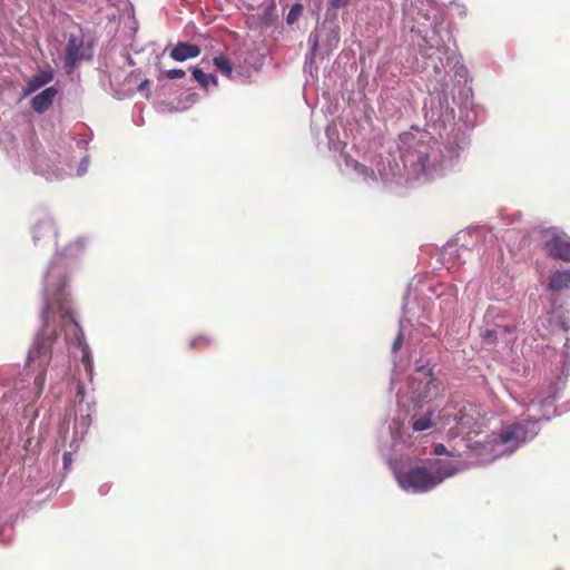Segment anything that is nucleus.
Returning a JSON list of instances; mask_svg holds the SVG:
<instances>
[{"label": "nucleus", "mask_w": 570, "mask_h": 570, "mask_svg": "<svg viewBox=\"0 0 570 570\" xmlns=\"http://www.w3.org/2000/svg\"><path fill=\"white\" fill-rule=\"evenodd\" d=\"M82 249V244L76 242L63 252L57 254L50 262L43 278V301L45 309L42 312L43 326L41 334L35 340L27 358L28 367L38 371L33 377L31 395H22L26 400H36L40 396L45 385V367L50 357L51 343L55 335V325L59 320L63 324L68 321L75 332L76 343L82 352V363L91 372V358L88 346L83 343V334L78 328L69 304V293L67 291L68 269L67 265L75 259Z\"/></svg>", "instance_id": "1"}, {"label": "nucleus", "mask_w": 570, "mask_h": 570, "mask_svg": "<svg viewBox=\"0 0 570 570\" xmlns=\"http://www.w3.org/2000/svg\"><path fill=\"white\" fill-rule=\"evenodd\" d=\"M558 392V385H550L547 392H529L521 395L519 403L527 409V421L531 423L530 428L525 429L521 423L504 428L499 438L491 439L481 445L480 463H489L511 454L527 440L534 438L539 432L538 422L554 415L553 401Z\"/></svg>", "instance_id": "2"}, {"label": "nucleus", "mask_w": 570, "mask_h": 570, "mask_svg": "<svg viewBox=\"0 0 570 570\" xmlns=\"http://www.w3.org/2000/svg\"><path fill=\"white\" fill-rule=\"evenodd\" d=\"M429 135L420 129H413L400 135L399 148L405 166L420 178L431 179L444 171L440 160L441 150L429 145Z\"/></svg>", "instance_id": "3"}, {"label": "nucleus", "mask_w": 570, "mask_h": 570, "mask_svg": "<svg viewBox=\"0 0 570 570\" xmlns=\"http://www.w3.org/2000/svg\"><path fill=\"white\" fill-rule=\"evenodd\" d=\"M459 470L452 462H443L434 471L424 466L409 468L404 471L395 470V478L403 490L420 493L432 490Z\"/></svg>", "instance_id": "4"}, {"label": "nucleus", "mask_w": 570, "mask_h": 570, "mask_svg": "<svg viewBox=\"0 0 570 570\" xmlns=\"http://www.w3.org/2000/svg\"><path fill=\"white\" fill-rule=\"evenodd\" d=\"M411 401L413 402L414 413L411 415V426L415 432H423L434 425H436V415L429 407L425 411L420 412V403L431 399L438 386L434 384V379L430 371L420 370L419 375L413 379L411 383Z\"/></svg>", "instance_id": "5"}, {"label": "nucleus", "mask_w": 570, "mask_h": 570, "mask_svg": "<svg viewBox=\"0 0 570 570\" xmlns=\"http://www.w3.org/2000/svg\"><path fill=\"white\" fill-rule=\"evenodd\" d=\"M433 43L429 47H421V51L423 57L426 59V66L432 67L436 75H440L442 71L446 69L450 63L458 65V56L455 49L450 48L449 46H440L434 37L431 38Z\"/></svg>", "instance_id": "6"}, {"label": "nucleus", "mask_w": 570, "mask_h": 570, "mask_svg": "<svg viewBox=\"0 0 570 570\" xmlns=\"http://www.w3.org/2000/svg\"><path fill=\"white\" fill-rule=\"evenodd\" d=\"M543 237L551 256L570 262V236L558 228H551L544 232Z\"/></svg>", "instance_id": "7"}, {"label": "nucleus", "mask_w": 570, "mask_h": 570, "mask_svg": "<svg viewBox=\"0 0 570 570\" xmlns=\"http://www.w3.org/2000/svg\"><path fill=\"white\" fill-rule=\"evenodd\" d=\"M85 57L83 52V38L78 33H70L66 46L65 62L68 67H73L77 62L82 60Z\"/></svg>", "instance_id": "8"}, {"label": "nucleus", "mask_w": 570, "mask_h": 570, "mask_svg": "<svg viewBox=\"0 0 570 570\" xmlns=\"http://www.w3.org/2000/svg\"><path fill=\"white\" fill-rule=\"evenodd\" d=\"M56 95L57 90L55 87L46 88L43 91L33 97L31 101L32 109L39 114L46 111L51 106Z\"/></svg>", "instance_id": "9"}, {"label": "nucleus", "mask_w": 570, "mask_h": 570, "mask_svg": "<svg viewBox=\"0 0 570 570\" xmlns=\"http://www.w3.org/2000/svg\"><path fill=\"white\" fill-rule=\"evenodd\" d=\"M200 53V49L196 45L187 42H179L171 51L170 57L176 61H185L187 59L196 58Z\"/></svg>", "instance_id": "10"}, {"label": "nucleus", "mask_w": 570, "mask_h": 570, "mask_svg": "<svg viewBox=\"0 0 570 570\" xmlns=\"http://www.w3.org/2000/svg\"><path fill=\"white\" fill-rule=\"evenodd\" d=\"M53 79V72L50 69L41 70L39 73L35 75L27 83L24 88L26 94L35 92L41 87L46 86Z\"/></svg>", "instance_id": "11"}, {"label": "nucleus", "mask_w": 570, "mask_h": 570, "mask_svg": "<svg viewBox=\"0 0 570 570\" xmlns=\"http://www.w3.org/2000/svg\"><path fill=\"white\" fill-rule=\"evenodd\" d=\"M466 411L468 409L464 407L463 410L460 411V416L455 417V420H458L456 425L454 428H451V433L453 435L470 432L472 430L473 417Z\"/></svg>", "instance_id": "12"}, {"label": "nucleus", "mask_w": 570, "mask_h": 570, "mask_svg": "<svg viewBox=\"0 0 570 570\" xmlns=\"http://www.w3.org/2000/svg\"><path fill=\"white\" fill-rule=\"evenodd\" d=\"M90 425V420L88 416H81L75 424V436L70 442V448L72 450H77L79 446V442L82 440L83 434Z\"/></svg>", "instance_id": "13"}, {"label": "nucleus", "mask_w": 570, "mask_h": 570, "mask_svg": "<svg viewBox=\"0 0 570 570\" xmlns=\"http://www.w3.org/2000/svg\"><path fill=\"white\" fill-rule=\"evenodd\" d=\"M570 286V271H558L551 279L549 287L553 291H560Z\"/></svg>", "instance_id": "14"}, {"label": "nucleus", "mask_w": 570, "mask_h": 570, "mask_svg": "<svg viewBox=\"0 0 570 570\" xmlns=\"http://www.w3.org/2000/svg\"><path fill=\"white\" fill-rule=\"evenodd\" d=\"M55 235L53 225L51 220L46 219L39 223L35 227L33 237L35 239H40L41 237L51 238Z\"/></svg>", "instance_id": "15"}, {"label": "nucleus", "mask_w": 570, "mask_h": 570, "mask_svg": "<svg viewBox=\"0 0 570 570\" xmlns=\"http://www.w3.org/2000/svg\"><path fill=\"white\" fill-rule=\"evenodd\" d=\"M193 76L195 80L205 89L209 87V85L217 86V78L213 75L205 73L202 69L195 68L193 70Z\"/></svg>", "instance_id": "16"}, {"label": "nucleus", "mask_w": 570, "mask_h": 570, "mask_svg": "<svg viewBox=\"0 0 570 570\" xmlns=\"http://www.w3.org/2000/svg\"><path fill=\"white\" fill-rule=\"evenodd\" d=\"M215 67L225 76L230 77L233 72L232 63L229 59L223 55L214 58Z\"/></svg>", "instance_id": "17"}, {"label": "nucleus", "mask_w": 570, "mask_h": 570, "mask_svg": "<svg viewBox=\"0 0 570 570\" xmlns=\"http://www.w3.org/2000/svg\"><path fill=\"white\" fill-rule=\"evenodd\" d=\"M302 10H303L302 4L297 3V4L293 6L291 11L287 14V22L291 24L294 23L297 20L298 16L301 14Z\"/></svg>", "instance_id": "18"}, {"label": "nucleus", "mask_w": 570, "mask_h": 570, "mask_svg": "<svg viewBox=\"0 0 570 570\" xmlns=\"http://www.w3.org/2000/svg\"><path fill=\"white\" fill-rule=\"evenodd\" d=\"M185 71L183 69H170L163 72V76L167 79H181L185 77Z\"/></svg>", "instance_id": "19"}, {"label": "nucleus", "mask_w": 570, "mask_h": 570, "mask_svg": "<svg viewBox=\"0 0 570 570\" xmlns=\"http://www.w3.org/2000/svg\"><path fill=\"white\" fill-rule=\"evenodd\" d=\"M389 429H390V431H391L392 439H393L394 441H397L399 439H401V436H402V435H401V432H400V430H401V424H400V422H399V421L394 420V421L390 424Z\"/></svg>", "instance_id": "20"}, {"label": "nucleus", "mask_w": 570, "mask_h": 570, "mask_svg": "<svg viewBox=\"0 0 570 570\" xmlns=\"http://www.w3.org/2000/svg\"><path fill=\"white\" fill-rule=\"evenodd\" d=\"M347 165H352V166L354 167V169H355L358 174L363 175L365 178H366L367 176L372 177V175H373V171H371V175H370V174H368V170L366 169V167H365V166H363V165H361V164H358L357 161L348 160V161H347Z\"/></svg>", "instance_id": "21"}, {"label": "nucleus", "mask_w": 570, "mask_h": 570, "mask_svg": "<svg viewBox=\"0 0 570 570\" xmlns=\"http://www.w3.org/2000/svg\"><path fill=\"white\" fill-rule=\"evenodd\" d=\"M88 164H89L88 158L87 157L82 158V160L78 167V170H77V176H82L87 173Z\"/></svg>", "instance_id": "22"}, {"label": "nucleus", "mask_w": 570, "mask_h": 570, "mask_svg": "<svg viewBox=\"0 0 570 570\" xmlns=\"http://www.w3.org/2000/svg\"><path fill=\"white\" fill-rule=\"evenodd\" d=\"M403 327H404V325H403V323H401V331H400L397 337L395 338V341L393 343V351L394 352H396L401 347V345H402V342H403V335H402Z\"/></svg>", "instance_id": "23"}, {"label": "nucleus", "mask_w": 570, "mask_h": 570, "mask_svg": "<svg viewBox=\"0 0 570 570\" xmlns=\"http://www.w3.org/2000/svg\"><path fill=\"white\" fill-rule=\"evenodd\" d=\"M69 428V422L63 421L59 426V433L63 440L67 439V432Z\"/></svg>", "instance_id": "24"}, {"label": "nucleus", "mask_w": 570, "mask_h": 570, "mask_svg": "<svg viewBox=\"0 0 570 570\" xmlns=\"http://www.w3.org/2000/svg\"><path fill=\"white\" fill-rule=\"evenodd\" d=\"M309 42L312 43V53H314L318 46V36L316 33H312L309 36Z\"/></svg>", "instance_id": "25"}, {"label": "nucleus", "mask_w": 570, "mask_h": 570, "mask_svg": "<svg viewBox=\"0 0 570 570\" xmlns=\"http://www.w3.org/2000/svg\"><path fill=\"white\" fill-rule=\"evenodd\" d=\"M348 1L350 0H331V4L334 8H340V7L345 6L346 3H348Z\"/></svg>", "instance_id": "26"}, {"label": "nucleus", "mask_w": 570, "mask_h": 570, "mask_svg": "<svg viewBox=\"0 0 570 570\" xmlns=\"http://www.w3.org/2000/svg\"><path fill=\"white\" fill-rule=\"evenodd\" d=\"M71 463V453L66 452L63 454V466L67 468Z\"/></svg>", "instance_id": "27"}, {"label": "nucleus", "mask_w": 570, "mask_h": 570, "mask_svg": "<svg viewBox=\"0 0 570 570\" xmlns=\"http://www.w3.org/2000/svg\"><path fill=\"white\" fill-rule=\"evenodd\" d=\"M444 452H445V448H444V445L439 444V445H436V446H435V453H436V454H442V453H444Z\"/></svg>", "instance_id": "28"}, {"label": "nucleus", "mask_w": 570, "mask_h": 570, "mask_svg": "<svg viewBox=\"0 0 570 570\" xmlns=\"http://www.w3.org/2000/svg\"><path fill=\"white\" fill-rule=\"evenodd\" d=\"M149 81L148 80H145L140 83L139 86V90H144L147 86H148Z\"/></svg>", "instance_id": "29"}, {"label": "nucleus", "mask_w": 570, "mask_h": 570, "mask_svg": "<svg viewBox=\"0 0 570 570\" xmlns=\"http://www.w3.org/2000/svg\"><path fill=\"white\" fill-rule=\"evenodd\" d=\"M453 252H454V248L452 246H450L445 249V254H449V255H451Z\"/></svg>", "instance_id": "30"}, {"label": "nucleus", "mask_w": 570, "mask_h": 570, "mask_svg": "<svg viewBox=\"0 0 570 570\" xmlns=\"http://www.w3.org/2000/svg\"><path fill=\"white\" fill-rule=\"evenodd\" d=\"M382 179H386V175L381 174Z\"/></svg>", "instance_id": "31"}]
</instances>
